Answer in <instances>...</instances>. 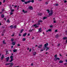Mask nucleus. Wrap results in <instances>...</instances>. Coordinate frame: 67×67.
<instances>
[{"mask_svg":"<svg viewBox=\"0 0 67 67\" xmlns=\"http://www.w3.org/2000/svg\"><path fill=\"white\" fill-rule=\"evenodd\" d=\"M63 62L62 60H60L59 62V63H62Z\"/></svg>","mask_w":67,"mask_h":67,"instance_id":"22","label":"nucleus"},{"mask_svg":"<svg viewBox=\"0 0 67 67\" xmlns=\"http://www.w3.org/2000/svg\"><path fill=\"white\" fill-rule=\"evenodd\" d=\"M53 23H56V20L53 21Z\"/></svg>","mask_w":67,"mask_h":67,"instance_id":"59","label":"nucleus"},{"mask_svg":"<svg viewBox=\"0 0 67 67\" xmlns=\"http://www.w3.org/2000/svg\"><path fill=\"white\" fill-rule=\"evenodd\" d=\"M31 66H33V64L32 63V64H31Z\"/></svg>","mask_w":67,"mask_h":67,"instance_id":"56","label":"nucleus"},{"mask_svg":"<svg viewBox=\"0 0 67 67\" xmlns=\"http://www.w3.org/2000/svg\"><path fill=\"white\" fill-rule=\"evenodd\" d=\"M11 12H14V9H12L11 10Z\"/></svg>","mask_w":67,"mask_h":67,"instance_id":"31","label":"nucleus"},{"mask_svg":"<svg viewBox=\"0 0 67 67\" xmlns=\"http://www.w3.org/2000/svg\"><path fill=\"white\" fill-rule=\"evenodd\" d=\"M47 48V47H45L44 46L43 49L44 50H45V48Z\"/></svg>","mask_w":67,"mask_h":67,"instance_id":"39","label":"nucleus"},{"mask_svg":"<svg viewBox=\"0 0 67 67\" xmlns=\"http://www.w3.org/2000/svg\"><path fill=\"white\" fill-rule=\"evenodd\" d=\"M32 31V30L31 29L30 30H29V32H31Z\"/></svg>","mask_w":67,"mask_h":67,"instance_id":"37","label":"nucleus"},{"mask_svg":"<svg viewBox=\"0 0 67 67\" xmlns=\"http://www.w3.org/2000/svg\"><path fill=\"white\" fill-rule=\"evenodd\" d=\"M2 11H4V9L3 8L2 9Z\"/></svg>","mask_w":67,"mask_h":67,"instance_id":"55","label":"nucleus"},{"mask_svg":"<svg viewBox=\"0 0 67 67\" xmlns=\"http://www.w3.org/2000/svg\"><path fill=\"white\" fill-rule=\"evenodd\" d=\"M38 22H39V23L41 22H43V21H42V20H39V21H38Z\"/></svg>","mask_w":67,"mask_h":67,"instance_id":"18","label":"nucleus"},{"mask_svg":"<svg viewBox=\"0 0 67 67\" xmlns=\"http://www.w3.org/2000/svg\"><path fill=\"white\" fill-rule=\"evenodd\" d=\"M54 60H55V61H56L57 60V58H55L54 59Z\"/></svg>","mask_w":67,"mask_h":67,"instance_id":"44","label":"nucleus"},{"mask_svg":"<svg viewBox=\"0 0 67 67\" xmlns=\"http://www.w3.org/2000/svg\"><path fill=\"white\" fill-rule=\"evenodd\" d=\"M28 9H30V10H33V8L31 6H29V7H28Z\"/></svg>","mask_w":67,"mask_h":67,"instance_id":"2","label":"nucleus"},{"mask_svg":"<svg viewBox=\"0 0 67 67\" xmlns=\"http://www.w3.org/2000/svg\"><path fill=\"white\" fill-rule=\"evenodd\" d=\"M38 25V24H36L35 25H34L33 26H37Z\"/></svg>","mask_w":67,"mask_h":67,"instance_id":"16","label":"nucleus"},{"mask_svg":"<svg viewBox=\"0 0 67 67\" xmlns=\"http://www.w3.org/2000/svg\"><path fill=\"white\" fill-rule=\"evenodd\" d=\"M10 64V63H6L5 64V65H9Z\"/></svg>","mask_w":67,"mask_h":67,"instance_id":"32","label":"nucleus"},{"mask_svg":"<svg viewBox=\"0 0 67 67\" xmlns=\"http://www.w3.org/2000/svg\"><path fill=\"white\" fill-rule=\"evenodd\" d=\"M14 28L15 29H16V25L14 26Z\"/></svg>","mask_w":67,"mask_h":67,"instance_id":"45","label":"nucleus"},{"mask_svg":"<svg viewBox=\"0 0 67 67\" xmlns=\"http://www.w3.org/2000/svg\"><path fill=\"white\" fill-rule=\"evenodd\" d=\"M13 64H12L10 65V66H11L12 67V66H13Z\"/></svg>","mask_w":67,"mask_h":67,"instance_id":"40","label":"nucleus"},{"mask_svg":"<svg viewBox=\"0 0 67 67\" xmlns=\"http://www.w3.org/2000/svg\"><path fill=\"white\" fill-rule=\"evenodd\" d=\"M63 39V40H67V37H64Z\"/></svg>","mask_w":67,"mask_h":67,"instance_id":"12","label":"nucleus"},{"mask_svg":"<svg viewBox=\"0 0 67 67\" xmlns=\"http://www.w3.org/2000/svg\"><path fill=\"white\" fill-rule=\"evenodd\" d=\"M27 2L28 3H30V2H31V1L29 0V1H28Z\"/></svg>","mask_w":67,"mask_h":67,"instance_id":"27","label":"nucleus"},{"mask_svg":"<svg viewBox=\"0 0 67 67\" xmlns=\"http://www.w3.org/2000/svg\"><path fill=\"white\" fill-rule=\"evenodd\" d=\"M39 15H42V13H40V14H39Z\"/></svg>","mask_w":67,"mask_h":67,"instance_id":"57","label":"nucleus"},{"mask_svg":"<svg viewBox=\"0 0 67 67\" xmlns=\"http://www.w3.org/2000/svg\"><path fill=\"white\" fill-rule=\"evenodd\" d=\"M30 52H31V48H30V50H29Z\"/></svg>","mask_w":67,"mask_h":67,"instance_id":"52","label":"nucleus"},{"mask_svg":"<svg viewBox=\"0 0 67 67\" xmlns=\"http://www.w3.org/2000/svg\"><path fill=\"white\" fill-rule=\"evenodd\" d=\"M3 43L4 44H6V43L5 42V41H3Z\"/></svg>","mask_w":67,"mask_h":67,"instance_id":"19","label":"nucleus"},{"mask_svg":"<svg viewBox=\"0 0 67 67\" xmlns=\"http://www.w3.org/2000/svg\"><path fill=\"white\" fill-rule=\"evenodd\" d=\"M24 31V30L23 29H22L21 30H20V33H22L23 32V31Z\"/></svg>","mask_w":67,"mask_h":67,"instance_id":"14","label":"nucleus"},{"mask_svg":"<svg viewBox=\"0 0 67 67\" xmlns=\"http://www.w3.org/2000/svg\"><path fill=\"white\" fill-rule=\"evenodd\" d=\"M20 44H18L17 45V46L18 47L20 46Z\"/></svg>","mask_w":67,"mask_h":67,"instance_id":"46","label":"nucleus"},{"mask_svg":"<svg viewBox=\"0 0 67 67\" xmlns=\"http://www.w3.org/2000/svg\"><path fill=\"white\" fill-rule=\"evenodd\" d=\"M7 22L8 23H9L10 22V21H9V20H7Z\"/></svg>","mask_w":67,"mask_h":67,"instance_id":"36","label":"nucleus"},{"mask_svg":"<svg viewBox=\"0 0 67 67\" xmlns=\"http://www.w3.org/2000/svg\"><path fill=\"white\" fill-rule=\"evenodd\" d=\"M8 51H6V54H5V55H7V54H9V53H8Z\"/></svg>","mask_w":67,"mask_h":67,"instance_id":"41","label":"nucleus"},{"mask_svg":"<svg viewBox=\"0 0 67 67\" xmlns=\"http://www.w3.org/2000/svg\"><path fill=\"white\" fill-rule=\"evenodd\" d=\"M19 36H21V34H19Z\"/></svg>","mask_w":67,"mask_h":67,"instance_id":"50","label":"nucleus"},{"mask_svg":"<svg viewBox=\"0 0 67 67\" xmlns=\"http://www.w3.org/2000/svg\"><path fill=\"white\" fill-rule=\"evenodd\" d=\"M10 15H12V14H13V12H11L10 13Z\"/></svg>","mask_w":67,"mask_h":67,"instance_id":"28","label":"nucleus"},{"mask_svg":"<svg viewBox=\"0 0 67 67\" xmlns=\"http://www.w3.org/2000/svg\"><path fill=\"white\" fill-rule=\"evenodd\" d=\"M52 30L51 29H49L48 30V31H49V32H51V31H52Z\"/></svg>","mask_w":67,"mask_h":67,"instance_id":"29","label":"nucleus"},{"mask_svg":"<svg viewBox=\"0 0 67 67\" xmlns=\"http://www.w3.org/2000/svg\"><path fill=\"white\" fill-rule=\"evenodd\" d=\"M4 16L3 15V14H2L1 15V17L2 18H3V17Z\"/></svg>","mask_w":67,"mask_h":67,"instance_id":"21","label":"nucleus"},{"mask_svg":"<svg viewBox=\"0 0 67 67\" xmlns=\"http://www.w3.org/2000/svg\"><path fill=\"white\" fill-rule=\"evenodd\" d=\"M52 26H53L52 25H51L50 26V27H52Z\"/></svg>","mask_w":67,"mask_h":67,"instance_id":"63","label":"nucleus"},{"mask_svg":"<svg viewBox=\"0 0 67 67\" xmlns=\"http://www.w3.org/2000/svg\"><path fill=\"white\" fill-rule=\"evenodd\" d=\"M4 35V34H2V36H3Z\"/></svg>","mask_w":67,"mask_h":67,"instance_id":"60","label":"nucleus"},{"mask_svg":"<svg viewBox=\"0 0 67 67\" xmlns=\"http://www.w3.org/2000/svg\"><path fill=\"white\" fill-rule=\"evenodd\" d=\"M42 45H39L38 46V48H42Z\"/></svg>","mask_w":67,"mask_h":67,"instance_id":"4","label":"nucleus"},{"mask_svg":"<svg viewBox=\"0 0 67 67\" xmlns=\"http://www.w3.org/2000/svg\"><path fill=\"white\" fill-rule=\"evenodd\" d=\"M30 34H28V35H27L28 36H30Z\"/></svg>","mask_w":67,"mask_h":67,"instance_id":"53","label":"nucleus"},{"mask_svg":"<svg viewBox=\"0 0 67 67\" xmlns=\"http://www.w3.org/2000/svg\"><path fill=\"white\" fill-rule=\"evenodd\" d=\"M47 48H46V49H47V50H48V49H49V48H50V47H47Z\"/></svg>","mask_w":67,"mask_h":67,"instance_id":"20","label":"nucleus"},{"mask_svg":"<svg viewBox=\"0 0 67 67\" xmlns=\"http://www.w3.org/2000/svg\"><path fill=\"white\" fill-rule=\"evenodd\" d=\"M50 12H53V10H51L50 11Z\"/></svg>","mask_w":67,"mask_h":67,"instance_id":"64","label":"nucleus"},{"mask_svg":"<svg viewBox=\"0 0 67 67\" xmlns=\"http://www.w3.org/2000/svg\"><path fill=\"white\" fill-rule=\"evenodd\" d=\"M58 32V30H55V32Z\"/></svg>","mask_w":67,"mask_h":67,"instance_id":"38","label":"nucleus"},{"mask_svg":"<svg viewBox=\"0 0 67 67\" xmlns=\"http://www.w3.org/2000/svg\"><path fill=\"white\" fill-rule=\"evenodd\" d=\"M59 36L58 35V34H57V35L56 36V38H58V37Z\"/></svg>","mask_w":67,"mask_h":67,"instance_id":"15","label":"nucleus"},{"mask_svg":"<svg viewBox=\"0 0 67 67\" xmlns=\"http://www.w3.org/2000/svg\"><path fill=\"white\" fill-rule=\"evenodd\" d=\"M5 0H3V3H4L5 2Z\"/></svg>","mask_w":67,"mask_h":67,"instance_id":"54","label":"nucleus"},{"mask_svg":"<svg viewBox=\"0 0 67 67\" xmlns=\"http://www.w3.org/2000/svg\"><path fill=\"white\" fill-rule=\"evenodd\" d=\"M14 40V39H11V41L12 42H13V41Z\"/></svg>","mask_w":67,"mask_h":67,"instance_id":"43","label":"nucleus"},{"mask_svg":"<svg viewBox=\"0 0 67 67\" xmlns=\"http://www.w3.org/2000/svg\"><path fill=\"white\" fill-rule=\"evenodd\" d=\"M58 4H55V6H58Z\"/></svg>","mask_w":67,"mask_h":67,"instance_id":"35","label":"nucleus"},{"mask_svg":"<svg viewBox=\"0 0 67 67\" xmlns=\"http://www.w3.org/2000/svg\"><path fill=\"white\" fill-rule=\"evenodd\" d=\"M2 4V3H1V2H0V5H1Z\"/></svg>","mask_w":67,"mask_h":67,"instance_id":"62","label":"nucleus"},{"mask_svg":"<svg viewBox=\"0 0 67 67\" xmlns=\"http://www.w3.org/2000/svg\"><path fill=\"white\" fill-rule=\"evenodd\" d=\"M36 52H34L33 53V55H35L36 54Z\"/></svg>","mask_w":67,"mask_h":67,"instance_id":"23","label":"nucleus"},{"mask_svg":"<svg viewBox=\"0 0 67 67\" xmlns=\"http://www.w3.org/2000/svg\"><path fill=\"white\" fill-rule=\"evenodd\" d=\"M48 43H47L46 44H45L44 45L45 47H47V46H48Z\"/></svg>","mask_w":67,"mask_h":67,"instance_id":"8","label":"nucleus"},{"mask_svg":"<svg viewBox=\"0 0 67 67\" xmlns=\"http://www.w3.org/2000/svg\"><path fill=\"white\" fill-rule=\"evenodd\" d=\"M60 46V44H58L57 46Z\"/></svg>","mask_w":67,"mask_h":67,"instance_id":"49","label":"nucleus"},{"mask_svg":"<svg viewBox=\"0 0 67 67\" xmlns=\"http://www.w3.org/2000/svg\"><path fill=\"white\" fill-rule=\"evenodd\" d=\"M44 51V49H43H43H41V52L42 51Z\"/></svg>","mask_w":67,"mask_h":67,"instance_id":"51","label":"nucleus"},{"mask_svg":"<svg viewBox=\"0 0 67 67\" xmlns=\"http://www.w3.org/2000/svg\"><path fill=\"white\" fill-rule=\"evenodd\" d=\"M64 2L65 3H66V2H67V1H64Z\"/></svg>","mask_w":67,"mask_h":67,"instance_id":"58","label":"nucleus"},{"mask_svg":"<svg viewBox=\"0 0 67 67\" xmlns=\"http://www.w3.org/2000/svg\"><path fill=\"white\" fill-rule=\"evenodd\" d=\"M25 40H26V39H25V38H24L23 39V41H25Z\"/></svg>","mask_w":67,"mask_h":67,"instance_id":"33","label":"nucleus"},{"mask_svg":"<svg viewBox=\"0 0 67 67\" xmlns=\"http://www.w3.org/2000/svg\"><path fill=\"white\" fill-rule=\"evenodd\" d=\"M53 12H51V13H50L49 14V16H51V15H52V14H53Z\"/></svg>","mask_w":67,"mask_h":67,"instance_id":"10","label":"nucleus"},{"mask_svg":"<svg viewBox=\"0 0 67 67\" xmlns=\"http://www.w3.org/2000/svg\"><path fill=\"white\" fill-rule=\"evenodd\" d=\"M27 34V33H26L25 32V33L23 35V36H25Z\"/></svg>","mask_w":67,"mask_h":67,"instance_id":"7","label":"nucleus"},{"mask_svg":"<svg viewBox=\"0 0 67 67\" xmlns=\"http://www.w3.org/2000/svg\"><path fill=\"white\" fill-rule=\"evenodd\" d=\"M57 60H59L60 59V58H57Z\"/></svg>","mask_w":67,"mask_h":67,"instance_id":"34","label":"nucleus"},{"mask_svg":"<svg viewBox=\"0 0 67 67\" xmlns=\"http://www.w3.org/2000/svg\"><path fill=\"white\" fill-rule=\"evenodd\" d=\"M47 17H44L43 18V20H45V19H47Z\"/></svg>","mask_w":67,"mask_h":67,"instance_id":"17","label":"nucleus"},{"mask_svg":"<svg viewBox=\"0 0 67 67\" xmlns=\"http://www.w3.org/2000/svg\"><path fill=\"white\" fill-rule=\"evenodd\" d=\"M38 27V26H36L35 27V28H37Z\"/></svg>","mask_w":67,"mask_h":67,"instance_id":"47","label":"nucleus"},{"mask_svg":"<svg viewBox=\"0 0 67 67\" xmlns=\"http://www.w3.org/2000/svg\"><path fill=\"white\" fill-rule=\"evenodd\" d=\"M13 53H14L15 52H16L17 51V49H14V50H13Z\"/></svg>","mask_w":67,"mask_h":67,"instance_id":"9","label":"nucleus"},{"mask_svg":"<svg viewBox=\"0 0 67 67\" xmlns=\"http://www.w3.org/2000/svg\"><path fill=\"white\" fill-rule=\"evenodd\" d=\"M10 27V28L11 29H13V25H12L10 26H9Z\"/></svg>","mask_w":67,"mask_h":67,"instance_id":"13","label":"nucleus"},{"mask_svg":"<svg viewBox=\"0 0 67 67\" xmlns=\"http://www.w3.org/2000/svg\"><path fill=\"white\" fill-rule=\"evenodd\" d=\"M25 4H27V3H27V2H25Z\"/></svg>","mask_w":67,"mask_h":67,"instance_id":"42","label":"nucleus"},{"mask_svg":"<svg viewBox=\"0 0 67 67\" xmlns=\"http://www.w3.org/2000/svg\"><path fill=\"white\" fill-rule=\"evenodd\" d=\"M57 57V54H55V55H54V57L55 58H56V57Z\"/></svg>","mask_w":67,"mask_h":67,"instance_id":"26","label":"nucleus"},{"mask_svg":"<svg viewBox=\"0 0 67 67\" xmlns=\"http://www.w3.org/2000/svg\"><path fill=\"white\" fill-rule=\"evenodd\" d=\"M9 59H10V58H9V57H8L6 58V60L7 62L9 61Z\"/></svg>","mask_w":67,"mask_h":67,"instance_id":"3","label":"nucleus"},{"mask_svg":"<svg viewBox=\"0 0 67 67\" xmlns=\"http://www.w3.org/2000/svg\"><path fill=\"white\" fill-rule=\"evenodd\" d=\"M15 42H13L12 43V45H15Z\"/></svg>","mask_w":67,"mask_h":67,"instance_id":"25","label":"nucleus"},{"mask_svg":"<svg viewBox=\"0 0 67 67\" xmlns=\"http://www.w3.org/2000/svg\"><path fill=\"white\" fill-rule=\"evenodd\" d=\"M41 30H42V28H39L38 31V32H42V31H41Z\"/></svg>","mask_w":67,"mask_h":67,"instance_id":"5","label":"nucleus"},{"mask_svg":"<svg viewBox=\"0 0 67 67\" xmlns=\"http://www.w3.org/2000/svg\"><path fill=\"white\" fill-rule=\"evenodd\" d=\"M23 12H24V13H27V11H25V12L24 10V9H23Z\"/></svg>","mask_w":67,"mask_h":67,"instance_id":"11","label":"nucleus"},{"mask_svg":"<svg viewBox=\"0 0 67 67\" xmlns=\"http://www.w3.org/2000/svg\"><path fill=\"white\" fill-rule=\"evenodd\" d=\"M3 58H4V55H2V57H1V60H2Z\"/></svg>","mask_w":67,"mask_h":67,"instance_id":"6","label":"nucleus"},{"mask_svg":"<svg viewBox=\"0 0 67 67\" xmlns=\"http://www.w3.org/2000/svg\"><path fill=\"white\" fill-rule=\"evenodd\" d=\"M46 4H48V3L47 2H46Z\"/></svg>","mask_w":67,"mask_h":67,"instance_id":"61","label":"nucleus"},{"mask_svg":"<svg viewBox=\"0 0 67 67\" xmlns=\"http://www.w3.org/2000/svg\"><path fill=\"white\" fill-rule=\"evenodd\" d=\"M22 2H24V1H25V0H21Z\"/></svg>","mask_w":67,"mask_h":67,"instance_id":"48","label":"nucleus"},{"mask_svg":"<svg viewBox=\"0 0 67 67\" xmlns=\"http://www.w3.org/2000/svg\"><path fill=\"white\" fill-rule=\"evenodd\" d=\"M13 56H11L10 57V58L11 59L10 61H9V62H13Z\"/></svg>","mask_w":67,"mask_h":67,"instance_id":"1","label":"nucleus"},{"mask_svg":"<svg viewBox=\"0 0 67 67\" xmlns=\"http://www.w3.org/2000/svg\"><path fill=\"white\" fill-rule=\"evenodd\" d=\"M31 2L33 3L34 2V0H32L31 1H30V2Z\"/></svg>","mask_w":67,"mask_h":67,"instance_id":"24","label":"nucleus"},{"mask_svg":"<svg viewBox=\"0 0 67 67\" xmlns=\"http://www.w3.org/2000/svg\"><path fill=\"white\" fill-rule=\"evenodd\" d=\"M47 11L48 12V13H49L50 12V11H49V10H47Z\"/></svg>","mask_w":67,"mask_h":67,"instance_id":"30","label":"nucleus"}]
</instances>
